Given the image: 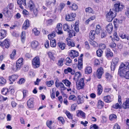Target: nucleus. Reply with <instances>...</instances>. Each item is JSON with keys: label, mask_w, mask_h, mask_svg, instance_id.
<instances>
[{"label": "nucleus", "mask_w": 129, "mask_h": 129, "mask_svg": "<svg viewBox=\"0 0 129 129\" xmlns=\"http://www.w3.org/2000/svg\"><path fill=\"white\" fill-rule=\"evenodd\" d=\"M107 35V33L104 31H102L101 33V38H105Z\"/></svg>", "instance_id": "bf43d9fd"}, {"label": "nucleus", "mask_w": 129, "mask_h": 129, "mask_svg": "<svg viewBox=\"0 0 129 129\" xmlns=\"http://www.w3.org/2000/svg\"><path fill=\"white\" fill-rule=\"evenodd\" d=\"M14 7L13 4L10 3L7 6V8H9V9L12 10L13 9Z\"/></svg>", "instance_id": "69168bd1"}, {"label": "nucleus", "mask_w": 129, "mask_h": 129, "mask_svg": "<svg viewBox=\"0 0 129 129\" xmlns=\"http://www.w3.org/2000/svg\"><path fill=\"white\" fill-rule=\"evenodd\" d=\"M6 83V80L3 77H0V85H3Z\"/></svg>", "instance_id": "58836bf2"}, {"label": "nucleus", "mask_w": 129, "mask_h": 129, "mask_svg": "<svg viewBox=\"0 0 129 129\" xmlns=\"http://www.w3.org/2000/svg\"><path fill=\"white\" fill-rule=\"evenodd\" d=\"M112 107L115 109L120 108V105L118 103L116 104L115 105H113Z\"/></svg>", "instance_id": "0e129e2a"}, {"label": "nucleus", "mask_w": 129, "mask_h": 129, "mask_svg": "<svg viewBox=\"0 0 129 129\" xmlns=\"http://www.w3.org/2000/svg\"><path fill=\"white\" fill-rule=\"evenodd\" d=\"M2 94L4 95H6L7 94L8 91V90L7 89H3L2 90Z\"/></svg>", "instance_id": "4d7b16f0"}, {"label": "nucleus", "mask_w": 129, "mask_h": 129, "mask_svg": "<svg viewBox=\"0 0 129 129\" xmlns=\"http://www.w3.org/2000/svg\"><path fill=\"white\" fill-rule=\"evenodd\" d=\"M85 73L87 74H90L92 72V69L90 67H86L85 69Z\"/></svg>", "instance_id": "c9c22d12"}, {"label": "nucleus", "mask_w": 129, "mask_h": 129, "mask_svg": "<svg viewBox=\"0 0 129 129\" xmlns=\"http://www.w3.org/2000/svg\"><path fill=\"white\" fill-rule=\"evenodd\" d=\"M57 81H58V79L56 80L55 82V86L57 88H58L59 86L61 89L63 90H65L66 89V88L64 87V86L63 83L61 82H58Z\"/></svg>", "instance_id": "9d476101"}, {"label": "nucleus", "mask_w": 129, "mask_h": 129, "mask_svg": "<svg viewBox=\"0 0 129 129\" xmlns=\"http://www.w3.org/2000/svg\"><path fill=\"white\" fill-rule=\"evenodd\" d=\"M123 108L126 109L129 108V99H127L126 101L122 105Z\"/></svg>", "instance_id": "393cba45"}, {"label": "nucleus", "mask_w": 129, "mask_h": 129, "mask_svg": "<svg viewBox=\"0 0 129 129\" xmlns=\"http://www.w3.org/2000/svg\"><path fill=\"white\" fill-rule=\"evenodd\" d=\"M127 70H126L124 71L121 72L119 74L120 76L124 77L126 79H129V71H126Z\"/></svg>", "instance_id": "ddd939ff"}, {"label": "nucleus", "mask_w": 129, "mask_h": 129, "mask_svg": "<svg viewBox=\"0 0 129 129\" xmlns=\"http://www.w3.org/2000/svg\"><path fill=\"white\" fill-rule=\"evenodd\" d=\"M77 106L76 104H74L72 105L71 107V110L72 111H74L75 110Z\"/></svg>", "instance_id": "e2e57ef3"}, {"label": "nucleus", "mask_w": 129, "mask_h": 129, "mask_svg": "<svg viewBox=\"0 0 129 129\" xmlns=\"http://www.w3.org/2000/svg\"><path fill=\"white\" fill-rule=\"evenodd\" d=\"M21 38L22 42L23 43L25 39V33L24 31H22V32Z\"/></svg>", "instance_id": "79ce46f5"}, {"label": "nucleus", "mask_w": 129, "mask_h": 129, "mask_svg": "<svg viewBox=\"0 0 129 129\" xmlns=\"http://www.w3.org/2000/svg\"><path fill=\"white\" fill-rule=\"evenodd\" d=\"M66 64L68 66L69 65V64L72 63V60L70 59L69 57H67L66 59Z\"/></svg>", "instance_id": "8fccbe9b"}, {"label": "nucleus", "mask_w": 129, "mask_h": 129, "mask_svg": "<svg viewBox=\"0 0 129 129\" xmlns=\"http://www.w3.org/2000/svg\"><path fill=\"white\" fill-rule=\"evenodd\" d=\"M124 66L125 65L123 63H122L121 64L119 69L118 73L119 74L121 73V72H123L126 70L125 68V67Z\"/></svg>", "instance_id": "4be33fe9"}, {"label": "nucleus", "mask_w": 129, "mask_h": 129, "mask_svg": "<svg viewBox=\"0 0 129 129\" xmlns=\"http://www.w3.org/2000/svg\"><path fill=\"white\" fill-rule=\"evenodd\" d=\"M107 32L109 34H111L113 31V26L111 23H109L107 25L106 28Z\"/></svg>", "instance_id": "9b49d317"}, {"label": "nucleus", "mask_w": 129, "mask_h": 129, "mask_svg": "<svg viewBox=\"0 0 129 129\" xmlns=\"http://www.w3.org/2000/svg\"><path fill=\"white\" fill-rule=\"evenodd\" d=\"M23 59L22 58H19L16 62V70H20L23 64Z\"/></svg>", "instance_id": "39448f33"}, {"label": "nucleus", "mask_w": 129, "mask_h": 129, "mask_svg": "<svg viewBox=\"0 0 129 129\" xmlns=\"http://www.w3.org/2000/svg\"><path fill=\"white\" fill-rule=\"evenodd\" d=\"M95 33V30H91L90 31L89 34V37L91 39L93 40L94 39Z\"/></svg>", "instance_id": "5701e85b"}, {"label": "nucleus", "mask_w": 129, "mask_h": 129, "mask_svg": "<svg viewBox=\"0 0 129 129\" xmlns=\"http://www.w3.org/2000/svg\"><path fill=\"white\" fill-rule=\"evenodd\" d=\"M9 41V40L8 39H6L3 42L0 41V46H3L4 45L5 48H8L10 46Z\"/></svg>", "instance_id": "6e6552de"}, {"label": "nucleus", "mask_w": 129, "mask_h": 129, "mask_svg": "<svg viewBox=\"0 0 129 129\" xmlns=\"http://www.w3.org/2000/svg\"><path fill=\"white\" fill-rule=\"evenodd\" d=\"M98 94L99 95H100L101 93L103 91L102 87L100 84L98 86Z\"/></svg>", "instance_id": "f704fd0d"}, {"label": "nucleus", "mask_w": 129, "mask_h": 129, "mask_svg": "<svg viewBox=\"0 0 129 129\" xmlns=\"http://www.w3.org/2000/svg\"><path fill=\"white\" fill-rule=\"evenodd\" d=\"M65 59L64 58H61V60H58L57 64L60 66H62L63 65V62L64 61Z\"/></svg>", "instance_id": "c03bdc74"}, {"label": "nucleus", "mask_w": 129, "mask_h": 129, "mask_svg": "<svg viewBox=\"0 0 129 129\" xmlns=\"http://www.w3.org/2000/svg\"><path fill=\"white\" fill-rule=\"evenodd\" d=\"M76 16L75 13H71L68 14L65 17L66 20L68 21H72L75 20V17Z\"/></svg>", "instance_id": "f03ea898"}, {"label": "nucleus", "mask_w": 129, "mask_h": 129, "mask_svg": "<svg viewBox=\"0 0 129 129\" xmlns=\"http://www.w3.org/2000/svg\"><path fill=\"white\" fill-rule=\"evenodd\" d=\"M119 62V59L118 58L115 57L112 59L111 66V70L113 71L114 70L115 66L117 65Z\"/></svg>", "instance_id": "7ed1b4c3"}, {"label": "nucleus", "mask_w": 129, "mask_h": 129, "mask_svg": "<svg viewBox=\"0 0 129 129\" xmlns=\"http://www.w3.org/2000/svg\"><path fill=\"white\" fill-rule=\"evenodd\" d=\"M7 35V31L5 30L1 29L0 30V39H3Z\"/></svg>", "instance_id": "f3484780"}, {"label": "nucleus", "mask_w": 129, "mask_h": 129, "mask_svg": "<svg viewBox=\"0 0 129 129\" xmlns=\"http://www.w3.org/2000/svg\"><path fill=\"white\" fill-rule=\"evenodd\" d=\"M79 112L77 114L78 116H79L80 115L82 116V118L84 119L85 118V113L81 111L78 110Z\"/></svg>", "instance_id": "4c0bfd02"}, {"label": "nucleus", "mask_w": 129, "mask_h": 129, "mask_svg": "<svg viewBox=\"0 0 129 129\" xmlns=\"http://www.w3.org/2000/svg\"><path fill=\"white\" fill-rule=\"evenodd\" d=\"M28 7L31 11H33L35 8L34 4L32 1H30L29 3Z\"/></svg>", "instance_id": "c756f323"}, {"label": "nucleus", "mask_w": 129, "mask_h": 129, "mask_svg": "<svg viewBox=\"0 0 129 129\" xmlns=\"http://www.w3.org/2000/svg\"><path fill=\"white\" fill-rule=\"evenodd\" d=\"M103 73V69L102 68L98 69L97 71V75L98 78H100Z\"/></svg>", "instance_id": "6ab92c4d"}, {"label": "nucleus", "mask_w": 129, "mask_h": 129, "mask_svg": "<svg viewBox=\"0 0 129 129\" xmlns=\"http://www.w3.org/2000/svg\"><path fill=\"white\" fill-rule=\"evenodd\" d=\"M18 77V76L16 75H13L11 76H9V79L11 82L10 83V84H12L13 82L16 80Z\"/></svg>", "instance_id": "412c9836"}, {"label": "nucleus", "mask_w": 129, "mask_h": 129, "mask_svg": "<svg viewBox=\"0 0 129 129\" xmlns=\"http://www.w3.org/2000/svg\"><path fill=\"white\" fill-rule=\"evenodd\" d=\"M81 76V75L80 73V72H77L75 73L74 79H77V80H78L79 79V78Z\"/></svg>", "instance_id": "2f4dec72"}, {"label": "nucleus", "mask_w": 129, "mask_h": 129, "mask_svg": "<svg viewBox=\"0 0 129 129\" xmlns=\"http://www.w3.org/2000/svg\"><path fill=\"white\" fill-rule=\"evenodd\" d=\"M17 2L19 5V7L21 9H23V6H25L26 5L25 0H17Z\"/></svg>", "instance_id": "f8f14e48"}, {"label": "nucleus", "mask_w": 129, "mask_h": 129, "mask_svg": "<svg viewBox=\"0 0 129 129\" xmlns=\"http://www.w3.org/2000/svg\"><path fill=\"white\" fill-rule=\"evenodd\" d=\"M63 28L64 31H66L68 32L71 29L69 26L67 24H65L63 25Z\"/></svg>", "instance_id": "ea45409f"}, {"label": "nucleus", "mask_w": 129, "mask_h": 129, "mask_svg": "<svg viewBox=\"0 0 129 129\" xmlns=\"http://www.w3.org/2000/svg\"><path fill=\"white\" fill-rule=\"evenodd\" d=\"M104 100L106 103H110L113 100V96H112L107 95L104 97Z\"/></svg>", "instance_id": "2eb2a0df"}, {"label": "nucleus", "mask_w": 129, "mask_h": 129, "mask_svg": "<svg viewBox=\"0 0 129 129\" xmlns=\"http://www.w3.org/2000/svg\"><path fill=\"white\" fill-rule=\"evenodd\" d=\"M25 81V80L23 78H21L20 79L18 83L19 84H21L24 83Z\"/></svg>", "instance_id": "680f3d73"}, {"label": "nucleus", "mask_w": 129, "mask_h": 129, "mask_svg": "<svg viewBox=\"0 0 129 129\" xmlns=\"http://www.w3.org/2000/svg\"><path fill=\"white\" fill-rule=\"evenodd\" d=\"M96 52L97 56L100 57L102 55L103 51L101 49H100L96 51Z\"/></svg>", "instance_id": "a19ab883"}, {"label": "nucleus", "mask_w": 129, "mask_h": 129, "mask_svg": "<svg viewBox=\"0 0 129 129\" xmlns=\"http://www.w3.org/2000/svg\"><path fill=\"white\" fill-rule=\"evenodd\" d=\"M32 64L33 67L34 68H37L39 67L40 62V59L39 57H36L34 58L32 61Z\"/></svg>", "instance_id": "20e7f679"}, {"label": "nucleus", "mask_w": 129, "mask_h": 129, "mask_svg": "<svg viewBox=\"0 0 129 129\" xmlns=\"http://www.w3.org/2000/svg\"><path fill=\"white\" fill-rule=\"evenodd\" d=\"M62 82H63L66 86H70L71 83L70 81L67 79L63 80H62Z\"/></svg>", "instance_id": "e433bc0d"}, {"label": "nucleus", "mask_w": 129, "mask_h": 129, "mask_svg": "<svg viewBox=\"0 0 129 129\" xmlns=\"http://www.w3.org/2000/svg\"><path fill=\"white\" fill-rule=\"evenodd\" d=\"M124 7L122 5H120V3L117 2L114 4V8L110 9V12L107 14V20L109 22H111L116 16V12H118L122 10Z\"/></svg>", "instance_id": "f257e3e1"}, {"label": "nucleus", "mask_w": 129, "mask_h": 129, "mask_svg": "<svg viewBox=\"0 0 129 129\" xmlns=\"http://www.w3.org/2000/svg\"><path fill=\"white\" fill-rule=\"evenodd\" d=\"M101 29V27L100 25L98 24L96 25L95 31V33L97 34H100Z\"/></svg>", "instance_id": "72a5a7b5"}, {"label": "nucleus", "mask_w": 129, "mask_h": 129, "mask_svg": "<svg viewBox=\"0 0 129 129\" xmlns=\"http://www.w3.org/2000/svg\"><path fill=\"white\" fill-rule=\"evenodd\" d=\"M77 104H79L83 103L84 102L83 97L81 95H79L78 96Z\"/></svg>", "instance_id": "b1692460"}, {"label": "nucleus", "mask_w": 129, "mask_h": 129, "mask_svg": "<svg viewBox=\"0 0 129 129\" xmlns=\"http://www.w3.org/2000/svg\"><path fill=\"white\" fill-rule=\"evenodd\" d=\"M69 55L73 58L75 57L78 56V52L74 50H72L71 52L69 53Z\"/></svg>", "instance_id": "4468645a"}, {"label": "nucleus", "mask_w": 129, "mask_h": 129, "mask_svg": "<svg viewBox=\"0 0 129 129\" xmlns=\"http://www.w3.org/2000/svg\"><path fill=\"white\" fill-rule=\"evenodd\" d=\"M30 26L29 21L27 19L25 21L22 26V28L26 30Z\"/></svg>", "instance_id": "a211bd4d"}, {"label": "nucleus", "mask_w": 129, "mask_h": 129, "mask_svg": "<svg viewBox=\"0 0 129 129\" xmlns=\"http://www.w3.org/2000/svg\"><path fill=\"white\" fill-rule=\"evenodd\" d=\"M77 99L76 97L74 95H70L69 98V100H73L75 101Z\"/></svg>", "instance_id": "13d9d810"}, {"label": "nucleus", "mask_w": 129, "mask_h": 129, "mask_svg": "<svg viewBox=\"0 0 129 129\" xmlns=\"http://www.w3.org/2000/svg\"><path fill=\"white\" fill-rule=\"evenodd\" d=\"M31 46L33 48H36L39 45V44L38 42L36 41H33L31 43Z\"/></svg>", "instance_id": "7c9ffc66"}, {"label": "nucleus", "mask_w": 129, "mask_h": 129, "mask_svg": "<svg viewBox=\"0 0 129 129\" xmlns=\"http://www.w3.org/2000/svg\"><path fill=\"white\" fill-rule=\"evenodd\" d=\"M106 56L107 58H110L113 56V54L110 50H107L105 52Z\"/></svg>", "instance_id": "aec40b11"}, {"label": "nucleus", "mask_w": 129, "mask_h": 129, "mask_svg": "<svg viewBox=\"0 0 129 129\" xmlns=\"http://www.w3.org/2000/svg\"><path fill=\"white\" fill-rule=\"evenodd\" d=\"M117 117V116L114 114H112L110 116L109 118L110 120H113Z\"/></svg>", "instance_id": "6e6d98bb"}, {"label": "nucleus", "mask_w": 129, "mask_h": 129, "mask_svg": "<svg viewBox=\"0 0 129 129\" xmlns=\"http://www.w3.org/2000/svg\"><path fill=\"white\" fill-rule=\"evenodd\" d=\"M83 56V54H81L80 56L78 58V61L77 67L79 70H80L83 67V58H82Z\"/></svg>", "instance_id": "0eeeda50"}, {"label": "nucleus", "mask_w": 129, "mask_h": 129, "mask_svg": "<svg viewBox=\"0 0 129 129\" xmlns=\"http://www.w3.org/2000/svg\"><path fill=\"white\" fill-rule=\"evenodd\" d=\"M34 99L33 98H30L27 102V105L29 108H33L34 106L33 104Z\"/></svg>", "instance_id": "dca6fc26"}, {"label": "nucleus", "mask_w": 129, "mask_h": 129, "mask_svg": "<svg viewBox=\"0 0 129 129\" xmlns=\"http://www.w3.org/2000/svg\"><path fill=\"white\" fill-rule=\"evenodd\" d=\"M77 88L78 89H80L83 88L85 85V83L84 82V78H82L79 80L78 85L77 84Z\"/></svg>", "instance_id": "423d86ee"}, {"label": "nucleus", "mask_w": 129, "mask_h": 129, "mask_svg": "<svg viewBox=\"0 0 129 129\" xmlns=\"http://www.w3.org/2000/svg\"><path fill=\"white\" fill-rule=\"evenodd\" d=\"M65 113L69 119H73V115L71 114L69 111H67Z\"/></svg>", "instance_id": "37998d69"}, {"label": "nucleus", "mask_w": 129, "mask_h": 129, "mask_svg": "<svg viewBox=\"0 0 129 129\" xmlns=\"http://www.w3.org/2000/svg\"><path fill=\"white\" fill-rule=\"evenodd\" d=\"M90 43L94 47L95 46L97 45V43L96 42L93 40L90 41Z\"/></svg>", "instance_id": "338daca9"}, {"label": "nucleus", "mask_w": 129, "mask_h": 129, "mask_svg": "<svg viewBox=\"0 0 129 129\" xmlns=\"http://www.w3.org/2000/svg\"><path fill=\"white\" fill-rule=\"evenodd\" d=\"M90 129H99V128L96 124H94L91 125Z\"/></svg>", "instance_id": "052dcab7"}, {"label": "nucleus", "mask_w": 129, "mask_h": 129, "mask_svg": "<svg viewBox=\"0 0 129 129\" xmlns=\"http://www.w3.org/2000/svg\"><path fill=\"white\" fill-rule=\"evenodd\" d=\"M50 45L52 47H54L56 45V40L52 38L50 39Z\"/></svg>", "instance_id": "473e14b6"}, {"label": "nucleus", "mask_w": 129, "mask_h": 129, "mask_svg": "<svg viewBox=\"0 0 129 129\" xmlns=\"http://www.w3.org/2000/svg\"><path fill=\"white\" fill-rule=\"evenodd\" d=\"M70 29V30L69 31H68V33H69V36L70 37H71L73 36H75L74 31L73 30H71Z\"/></svg>", "instance_id": "de8ad7c7"}, {"label": "nucleus", "mask_w": 129, "mask_h": 129, "mask_svg": "<svg viewBox=\"0 0 129 129\" xmlns=\"http://www.w3.org/2000/svg\"><path fill=\"white\" fill-rule=\"evenodd\" d=\"M62 25L61 23H58L56 27L55 30L58 34H62Z\"/></svg>", "instance_id": "1a4fd4ad"}, {"label": "nucleus", "mask_w": 129, "mask_h": 129, "mask_svg": "<svg viewBox=\"0 0 129 129\" xmlns=\"http://www.w3.org/2000/svg\"><path fill=\"white\" fill-rule=\"evenodd\" d=\"M57 46L59 49L63 50L65 48L66 44L62 42H59L57 43Z\"/></svg>", "instance_id": "cd10ccee"}, {"label": "nucleus", "mask_w": 129, "mask_h": 129, "mask_svg": "<svg viewBox=\"0 0 129 129\" xmlns=\"http://www.w3.org/2000/svg\"><path fill=\"white\" fill-rule=\"evenodd\" d=\"M104 105V103L101 100H99L98 103L97 107L98 108L101 109L103 108Z\"/></svg>", "instance_id": "c85d7f7f"}, {"label": "nucleus", "mask_w": 129, "mask_h": 129, "mask_svg": "<svg viewBox=\"0 0 129 129\" xmlns=\"http://www.w3.org/2000/svg\"><path fill=\"white\" fill-rule=\"evenodd\" d=\"M55 36V32L53 31L51 34L48 35V38L49 40L51 39V38H53Z\"/></svg>", "instance_id": "49530a36"}, {"label": "nucleus", "mask_w": 129, "mask_h": 129, "mask_svg": "<svg viewBox=\"0 0 129 129\" xmlns=\"http://www.w3.org/2000/svg\"><path fill=\"white\" fill-rule=\"evenodd\" d=\"M3 13L4 15L6 17H10L11 15V13L10 11L8 10H6V9H5L3 10Z\"/></svg>", "instance_id": "a878e982"}, {"label": "nucleus", "mask_w": 129, "mask_h": 129, "mask_svg": "<svg viewBox=\"0 0 129 129\" xmlns=\"http://www.w3.org/2000/svg\"><path fill=\"white\" fill-rule=\"evenodd\" d=\"M85 11L86 12H88L90 13H94V12L93 10L90 7H88L86 8Z\"/></svg>", "instance_id": "a18cd8bd"}, {"label": "nucleus", "mask_w": 129, "mask_h": 129, "mask_svg": "<svg viewBox=\"0 0 129 129\" xmlns=\"http://www.w3.org/2000/svg\"><path fill=\"white\" fill-rule=\"evenodd\" d=\"M54 83V81L53 80H51L47 82L46 84L49 87L51 86Z\"/></svg>", "instance_id": "5fc2aeb1"}, {"label": "nucleus", "mask_w": 129, "mask_h": 129, "mask_svg": "<svg viewBox=\"0 0 129 129\" xmlns=\"http://www.w3.org/2000/svg\"><path fill=\"white\" fill-rule=\"evenodd\" d=\"M33 32L34 33L35 35L38 36L40 34V32L36 28H34L32 30Z\"/></svg>", "instance_id": "3c124183"}, {"label": "nucleus", "mask_w": 129, "mask_h": 129, "mask_svg": "<svg viewBox=\"0 0 129 129\" xmlns=\"http://www.w3.org/2000/svg\"><path fill=\"white\" fill-rule=\"evenodd\" d=\"M116 44L114 42H112L110 43L109 46L111 48H113L116 46Z\"/></svg>", "instance_id": "774afa93"}, {"label": "nucleus", "mask_w": 129, "mask_h": 129, "mask_svg": "<svg viewBox=\"0 0 129 129\" xmlns=\"http://www.w3.org/2000/svg\"><path fill=\"white\" fill-rule=\"evenodd\" d=\"M119 36L122 39H127V41L129 40L128 36L127 35H126L125 34L121 32L119 33Z\"/></svg>", "instance_id": "bb28decb"}, {"label": "nucleus", "mask_w": 129, "mask_h": 129, "mask_svg": "<svg viewBox=\"0 0 129 129\" xmlns=\"http://www.w3.org/2000/svg\"><path fill=\"white\" fill-rule=\"evenodd\" d=\"M16 50H14L12 52L11 54L10 55L11 58L12 59H13L15 57V55L16 54Z\"/></svg>", "instance_id": "09e8293b"}, {"label": "nucleus", "mask_w": 129, "mask_h": 129, "mask_svg": "<svg viewBox=\"0 0 129 129\" xmlns=\"http://www.w3.org/2000/svg\"><path fill=\"white\" fill-rule=\"evenodd\" d=\"M72 8L71 9L72 10H77L78 8V7L77 5L73 3L71 7Z\"/></svg>", "instance_id": "864d4df0"}, {"label": "nucleus", "mask_w": 129, "mask_h": 129, "mask_svg": "<svg viewBox=\"0 0 129 129\" xmlns=\"http://www.w3.org/2000/svg\"><path fill=\"white\" fill-rule=\"evenodd\" d=\"M72 69L70 68H68L67 69H65L64 72L65 74H67L68 73L71 72L72 71Z\"/></svg>", "instance_id": "603ef678"}]
</instances>
